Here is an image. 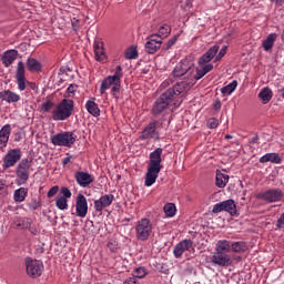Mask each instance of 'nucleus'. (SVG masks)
Masks as SVG:
<instances>
[{
    "label": "nucleus",
    "mask_w": 284,
    "mask_h": 284,
    "mask_svg": "<svg viewBox=\"0 0 284 284\" xmlns=\"http://www.w3.org/2000/svg\"><path fill=\"white\" fill-rule=\"evenodd\" d=\"M160 172H161V169H154L152 166H148V170L145 173L144 185L146 187H152V184L156 183V179H159Z\"/></svg>",
    "instance_id": "4be33fe9"
},
{
    "label": "nucleus",
    "mask_w": 284,
    "mask_h": 284,
    "mask_svg": "<svg viewBox=\"0 0 284 284\" xmlns=\"http://www.w3.org/2000/svg\"><path fill=\"white\" fill-rule=\"evenodd\" d=\"M111 203H114V195L105 194L101 196L99 200L94 201V210L95 212H103L105 207H110Z\"/></svg>",
    "instance_id": "aec40b11"
},
{
    "label": "nucleus",
    "mask_w": 284,
    "mask_h": 284,
    "mask_svg": "<svg viewBox=\"0 0 284 284\" xmlns=\"http://www.w3.org/2000/svg\"><path fill=\"white\" fill-rule=\"evenodd\" d=\"M134 276L135 278H145V276H148V270L143 266H140L134 270Z\"/></svg>",
    "instance_id": "ea45409f"
},
{
    "label": "nucleus",
    "mask_w": 284,
    "mask_h": 284,
    "mask_svg": "<svg viewBox=\"0 0 284 284\" xmlns=\"http://www.w3.org/2000/svg\"><path fill=\"white\" fill-rule=\"evenodd\" d=\"M163 155V149L156 148L153 152L149 155V165L148 168H154L158 170H162L163 165H161L163 159L161 158Z\"/></svg>",
    "instance_id": "f3484780"
},
{
    "label": "nucleus",
    "mask_w": 284,
    "mask_h": 284,
    "mask_svg": "<svg viewBox=\"0 0 284 284\" xmlns=\"http://www.w3.org/2000/svg\"><path fill=\"white\" fill-rule=\"evenodd\" d=\"M260 163H274L278 165L283 163V158L278 153H266L260 158Z\"/></svg>",
    "instance_id": "cd10ccee"
},
{
    "label": "nucleus",
    "mask_w": 284,
    "mask_h": 284,
    "mask_svg": "<svg viewBox=\"0 0 284 284\" xmlns=\"http://www.w3.org/2000/svg\"><path fill=\"white\" fill-rule=\"evenodd\" d=\"M28 85L31 88V90H36L37 89V84L36 83L28 82Z\"/></svg>",
    "instance_id": "0e129e2a"
},
{
    "label": "nucleus",
    "mask_w": 284,
    "mask_h": 284,
    "mask_svg": "<svg viewBox=\"0 0 284 284\" xmlns=\"http://www.w3.org/2000/svg\"><path fill=\"white\" fill-rule=\"evenodd\" d=\"M14 225L18 230H28L32 225V221L28 217H16Z\"/></svg>",
    "instance_id": "473e14b6"
},
{
    "label": "nucleus",
    "mask_w": 284,
    "mask_h": 284,
    "mask_svg": "<svg viewBox=\"0 0 284 284\" xmlns=\"http://www.w3.org/2000/svg\"><path fill=\"white\" fill-rule=\"evenodd\" d=\"M19 161H21V149H11L3 158L2 168L4 170H9V168H14V165H17Z\"/></svg>",
    "instance_id": "f8f14e48"
},
{
    "label": "nucleus",
    "mask_w": 284,
    "mask_h": 284,
    "mask_svg": "<svg viewBox=\"0 0 284 284\" xmlns=\"http://www.w3.org/2000/svg\"><path fill=\"white\" fill-rule=\"evenodd\" d=\"M28 207L31 210H39V207H41V203H39V201H37V199H32L29 203H28Z\"/></svg>",
    "instance_id": "49530a36"
},
{
    "label": "nucleus",
    "mask_w": 284,
    "mask_h": 284,
    "mask_svg": "<svg viewBox=\"0 0 284 284\" xmlns=\"http://www.w3.org/2000/svg\"><path fill=\"white\" fill-rule=\"evenodd\" d=\"M221 106H222L221 100H215L213 102V110L219 111V110H221Z\"/></svg>",
    "instance_id": "6e6d98bb"
},
{
    "label": "nucleus",
    "mask_w": 284,
    "mask_h": 284,
    "mask_svg": "<svg viewBox=\"0 0 284 284\" xmlns=\"http://www.w3.org/2000/svg\"><path fill=\"white\" fill-rule=\"evenodd\" d=\"M77 88H79L77 84H70L65 92V99H70V97H74V92H77Z\"/></svg>",
    "instance_id": "37998d69"
},
{
    "label": "nucleus",
    "mask_w": 284,
    "mask_h": 284,
    "mask_svg": "<svg viewBox=\"0 0 284 284\" xmlns=\"http://www.w3.org/2000/svg\"><path fill=\"white\" fill-rule=\"evenodd\" d=\"M251 145H254V143H258V135H254L251 140H250Z\"/></svg>",
    "instance_id": "052dcab7"
},
{
    "label": "nucleus",
    "mask_w": 284,
    "mask_h": 284,
    "mask_svg": "<svg viewBox=\"0 0 284 284\" xmlns=\"http://www.w3.org/2000/svg\"><path fill=\"white\" fill-rule=\"evenodd\" d=\"M52 108H54V102L52 101H47V102H43L40 106V112H51L52 111Z\"/></svg>",
    "instance_id": "79ce46f5"
},
{
    "label": "nucleus",
    "mask_w": 284,
    "mask_h": 284,
    "mask_svg": "<svg viewBox=\"0 0 284 284\" xmlns=\"http://www.w3.org/2000/svg\"><path fill=\"white\" fill-rule=\"evenodd\" d=\"M247 250H250V247L245 241L230 243V252H233L234 254H245Z\"/></svg>",
    "instance_id": "a878e982"
},
{
    "label": "nucleus",
    "mask_w": 284,
    "mask_h": 284,
    "mask_svg": "<svg viewBox=\"0 0 284 284\" xmlns=\"http://www.w3.org/2000/svg\"><path fill=\"white\" fill-rule=\"evenodd\" d=\"M140 141H159V131H156V122H150L144 130L142 131L141 135L139 136Z\"/></svg>",
    "instance_id": "2eb2a0df"
},
{
    "label": "nucleus",
    "mask_w": 284,
    "mask_h": 284,
    "mask_svg": "<svg viewBox=\"0 0 284 284\" xmlns=\"http://www.w3.org/2000/svg\"><path fill=\"white\" fill-rule=\"evenodd\" d=\"M257 199L266 201V203H280V201H283L284 199V193L281 189H270L260 193Z\"/></svg>",
    "instance_id": "9d476101"
},
{
    "label": "nucleus",
    "mask_w": 284,
    "mask_h": 284,
    "mask_svg": "<svg viewBox=\"0 0 284 284\" xmlns=\"http://www.w3.org/2000/svg\"><path fill=\"white\" fill-rule=\"evenodd\" d=\"M273 93L270 90V88H264L258 93V99H261L262 103L267 104L270 101H272Z\"/></svg>",
    "instance_id": "f704fd0d"
},
{
    "label": "nucleus",
    "mask_w": 284,
    "mask_h": 284,
    "mask_svg": "<svg viewBox=\"0 0 284 284\" xmlns=\"http://www.w3.org/2000/svg\"><path fill=\"white\" fill-rule=\"evenodd\" d=\"M181 37V34H175L173 38H171L164 45H163V50H170V48H172V45L176 44V41H179V38Z\"/></svg>",
    "instance_id": "a19ab883"
},
{
    "label": "nucleus",
    "mask_w": 284,
    "mask_h": 284,
    "mask_svg": "<svg viewBox=\"0 0 284 284\" xmlns=\"http://www.w3.org/2000/svg\"><path fill=\"white\" fill-rule=\"evenodd\" d=\"M205 72L202 70V68H197L196 69V73L194 74V79L195 81H201V79H203V77H205Z\"/></svg>",
    "instance_id": "09e8293b"
},
{
    "label": "nucleus",
    "mask_w": 284,
    "mask_h": 284,
    "mask_svg": "<svg viewBox=\"0 0 284 284\" xmlns=\"http://www.w3.org/2000/svg\"><path fill=\"white\" fill-rule=\"evenodd\" d=\"M52 145L59 148H72L73 143H77V134L70 131H63L51 136Z\"/></svg>",
    "instance_id": "0eeeda50"
},
{
    "label": "nucleus",
    "mask_w": 284,
    "mask_h": 284,
    "mask_svg": "<svg viewBox=\"0 0 284 284\" xmlns=\"http://www.w3.org/2000/svg\"><path fill=\"white\" fill-rule=\"evenodd\" d=\"M55 206L58 210H67L68 209V200L65 197L58 196L55 199Z\"/></svg>",
    "instance_id": "58836bf2"
},
{
    "label": "nucleus",
    "mask_w": 284,
    "mask_h": 284,
    "mask_svg": "<svg viewBox=\"0 0 284 284\" xmlns=\"http://www.w3.org/2000/svg\"><path fill=\"white\" fill-rule=\"evenodd\" d=\"M87 112L92 116H101V109H99V104L97 102L89 100L85 103Z\"/></svg>",
    "instance_id": "7c9ffc66"
},
{
    "label": "nucleus",
    "mask_w": 284,
    "mask_h": 284,
    "mask_svg": "<svg viewBox=\"0 0 284 284\" xmlns=\"http://www.w3.org/2000/svg\"><path fill=\"white\" fill-rule=\"evenodd\" d=\"M12 132V126L10 124H6L0 130V150L7 148L8 141H10V134Z\"/></svg>",
    "instance_id": "b1692460"
},
{
    "label": "nucleus",
    "mask_w": 284,
    "mask_h": 284,
    "mask_svg": "<svg viewBox=\"0 0 284 284\" xmlns=\"http://www.w3.org/2000/svg\"><path fill=\"white\" fill-rule=\"evenodd\" d=\"M136 283V277H129L123 282V284H134Z\"/></svg>",
    "instance_id": "bf43d9fd"
},
{
    "label": "nucleus",
    "mask_w": 284,
    "mask_h": 284,
    "mask_svg": "<svg viewBox=\"0 0 284 284\" xmlns=\"http://www.w3.org/2000/svg\"><path fill=\"white\" fill-rule=\"evenodd\" d=\"M74 179L80 187H88L90 184L94 183L92 174L83 171L75 172Z\"/></svg>",
    "instance_id": "6ab92c4d"
},
{
    "label": "nucleus",
    "mask_w": 284,
    "mask_h": 284,
    "mask_svg": "<svg viewBox=\"0 0 284 284\" xmlns=\"http://www.w3.org/2000/svg\"><path fill=\"white\" fill-rule=\"evenodd\" d=\"M225 139H226V140H230V139H232V135L226 134V135H225Z\"/></svg>",
    "instance_id": "338daca9"
},
{
    "label": "nucleus",
    "mask_w": 284,
    "mask_h": 284,
    "mask_svg": "<svg viewBox=\"0 0 284 284\" xmlns=\"http://www.w3.org/2000/svg\"><path fill=\"white\" fill-rule=\"evenodd\" d=\"M278 38V34L271 33L266 37V39L262 43V48L265 50V52H270L272 48H274V43L276 42V39Z\"/></svg>",
    "instance_id": "c756f323"
},
{
    "label": "nucleus",
    "mask_w": 284,
    "mask_h": 284,
    "mask_svg": "<svg viewBox=\"0 0 284 284\" xmlns=\"http://www.w3.org/2000/svg\"><path fill=\"white\" fill-rule=\"evenodd\" d=\"M74 112V100L62 99L51 112V119L53 121H68Z\"/></svg>",
    "instance_id": "20e7f679"
},
{
    "label": "nucleus",
    "mask_w": 284,
    "mask_h": 284,
    "mask_svg": "<svg viewBox=\"0 0 284 284\" xmlns=\"http://www.w3.org/2000/svg\"><path fill=\"white\" fill-rule=\"evenodd\" d=\"M190 88H192V82L181 81L173 85V88L168 89L153 103L152 113L155 116H159V114H162V112H165V110H168V106L173 101L174 108H181V104L183 103L181 95L183 94V92H187Z\"/></svg>",
    "instance_id": "f257e3e1"
},
{
    "label": "nucleus",
    "mask_w": 284,
    "mask_h": 284,
    "mask_svg": "<svg viewBox=\"0 0 284 284\" xmlns=\"http://www.w3.org/2000/svg\"><path fill=\"white\" fill-rule=\"evenodd\" d=\"M30 168H32V161L29 159H22L16 168L17 185H26L28 179H30Z\"/></svg>",
    "instance_id": "423d86ee"
},
{
    "label": "nucleus",
    "mask_w": 284,
    "mask_h": 284,
    "mask_svg": "<svg viewBox=\"0 0 284 284\" xmlns=\"http://www.w3.org/2000/svg\"><path fill=\"white\" fill-rule=\"evenodd\" d=\"M152 230H154L152 221L148 217L141 219L135 225V239L138 241H148L152 236Z\"/></svg>",
    "instance_id": "39448f33"
},
{
    "label": "nucleus",
    "mask_w": 284,
    "mask_h": 284,
    "mask_svg": "<svg viewBox=\"0 0 284 284\" xmlns=\"http://www.w3.org/2000/svg\"><path fill=\"white\" fill-rule=\"evenodd\" d=\"M27 70H29V72H41V62L34 58H29L27 60Z\"/></svg>",
    "instance_id": "72a5a7b5"
},
{
    "label": "nucleus",
    "mask_w": 284,
    "mask_h": 284,
    "mask_svg": "<svg viewBox=\"0 0 284 284\" xmlns=\"http://www.w3.org/2000/svg\"><path fill=\"white\" fill-rule=\"evenodd\" d=\"M108 247L110 252H116L119 244L116 243V241H111L108 243Z\"/></svg>",
    "instance_id": "864d4df0"
},
{
    "label": "nucleus",
    "mask_w": 284,
    "mask_h": 284,
    "mask_svg": "<svg viewBox=\"0 0 284 284\" xmlns=\"http://www.w3.org/2000/svg\"><path fill=\"white\" fill-rule=\"evenodd\" d=\"M225 54H227V45H224V47L220 50L219 54L215 57V61H221V59H222L223 57H225Z\"/></svg>",
    "instance_id": "3c124183"
},
{
    "label": "nucleus",
    "mask_w": 284,
    "mask_h": 284,
    "mask_svg": "<svg viewBox=\"0 0 284 284\" xmlns=\"http://www.w3.org/2000/svg\"><path fill=\"white\" fill-rule=\"evenodd\" d=\"M70 161H72V155H69V153L67 154V158H64L62 160V165L65 166L68 165V163H70Z\"/></svg>",
    "instance_id": "4d7b16f0"
},
{
    "label": "nucleus",
    "mask_w": 284,
    "mask_h": 284,
    "mask_svg": "<svg viewBox=\"0 0 284 284\" xmlns=\"http://www.w3.org/2000/svg\"><path fill=\"white\" fill-rule=\"evenodd\" d=\"M121 79H123V68L118 65L113 75H108L101 83L100 94H105L111 88V94L114 99H119L121 92Z\"/></svg>",
    "instance_id": "7ed1b4c3"
},
{
    "label": "nucleus",
    "mask_w": 284,
    "mask_h": 284,
    "mask_svg": "<svg viewBox=\"0 0 284 284\" xmlns=\"http://www.w3.org/2000/svg\"><path fill=\"white\" fill-rule=\"evenodd\" d=\"M207 128L210 130H216L219 128V119L216 118H210L206 123Z\"/></svg>",
    "instance_id": "c03bdc74"
},
{
    "label": "nucleus",
    "mask_w": 284,
    "mask_h": 284,
    "mask_svg": "<svg viewBox=\"0 0 284 284\" xmlns=\"http://www.w3.org/2000/svg\"><path fill=\"white\" fill-rule=\"evenodd\" d=\"M193 245L194 242H192V240H183L178 243L173 248L175 258H181L184 252H190V250H192Z\"/></svg>",
    "instance_id": "a211bd4d"
},
{
    "label": "nucleus",
    "mask_w": 284,
    "mask_h": 284,
    "mask_svg": "<svg viewBox=\"0 0 284 284\" xmlns=\"http://www.w3.org/2000/svg\"><path fill=\"white\" fill-rule=\"evenodd\" d=\"M16 81H17L19 92L26 91V89L28 88L29 81L26 80V64H23V61L18 62Z\"/></svg>",
    "instance_id": "4468645a"
},
{
    "label": "nucleus",
    "mask_w": 284,
    "mask_h": 284,
    "mask_svg": "<svg viewBox=\"0 0 284 284\" xmlns=\"http://www.w3.org/2000/svg\"><path fill=\"white\" fill-rule=\"evenodd\" d=\"M139 57V51L135 48H131L125 52V59H136Z\"/></svg>",
    "instance_id": "a18cd8bd"
},
{
    "label": "nucleus",
    "mask_w": 284,
    "mask_h": 284,
    "mask_svg": "<svg viewBox=\"0 0 284 284\" xmlns=\"http://www.w3.org/2000/svg\"><path fill=\"white\" fill-rule=\"evenodd\" d=\"M75 214L80 219L88 216V199L81 193H79L75 199Z\"/></svg>",
    "instance_id": "dca6fc26"
},
{
    "label": "nucleus",
    "mask_w": 284,
    "mask_h": 284,
    "mask_svg": "<svg viewBox=\"0 0 284 284\" xmlns=\"http://www.w3.org/2000/svg\"><path fill=\"white\" fill-rule=\"evenodd\" d=\"M230 183V175L222 173L221 171H216L215 175V185L216 187L223 189L225 185Z\"/></svg>",
    "instance_id": "c85d7f7f"
},
{
    "label": "nucleus",
    "mask_w": 284,
    "mask_h": 284,
    "mask_svg": "<svg viewBox=\"0 0 284 284\" xmlns=\"http://www.w3.org/2000/svg\"><path fill=\"white\" fill-rule=\"evenodd\" d=\"M276 227L282 230L284 227V213L281 215V217L276 222Z\"/></svg>",
    "instance_id": "5fc2aeb1"
},
{
    "label": "nucleus",
    "mask_w": 284,
    "mask_h": 284,
    "mask_svg": "<svg viewBox=\"0 0 284 284\" xmlns=\"http://www.w3.org/2000/svg\"><path fill=\"white\" fill-rule=\"evenodd\" d=\"M165 216L172 219V216L176 215V205L174 203H166L163 207Z\"/></svg>",
    "instance_id": "c9c22d12"
},
{
    "label": "nucleus",
    "mask_w": 284,
    "mask_h": 284,
    "mask_svg": "<svg viewBox=\"0 0 284 284\" xmlns=\"http://www.w3.org/2000/svg\"><path fill=\"white\" fill-rule=\"evenodd\" d=\"M41 252H43V248H41Z\"/></svg>",
    "instance_id": "774afa93"
},
{
    "label": "nucleus",
    "mask_w": 284,
    "mask_h": 284,
    "mask_svg": "<svg viewBox=\"0 0 284 284\" xmlns=\"http://www.w3.org/2000/svg\"><path fill=\"white\" fill-rule=\"evenodd\" d=\"M270 1H271V3H277V4L283 3V0H270Z\"/></svg>",
    "instance_id": "69168bd1"
},
{
    "label": "nucleus",
    "mask_w": 284,
    "mask_h": 284,
    "mask_svg": "<svg viewBox=\"0 0 284 284\" xmlns=\"http://www.w3.org/2000/svg\"><path fill=\"white\" fill-rule=\"evenodd\" d=\"M27 274L31 278H39L43 274V262L39 260L26 258Z\"/></svg>",
    "instance_id": "6e6552de"
},
{
    "label": "nucleus",
    "mask_w": 284,
    "mask_h": 284,
    "mask_svg": "<svg viewBox=\"0 0 284 284\" xmlns=\"http://www.w3.org/2000/svg\"><path fill=\"white\" fill-rule=\"evenodd\" d=\"M200 68L207 74V72H212L214 70V64L212 63H205V64H200Z\"/></svg>",
    "instance_id": "603ef678"
},
{
    "label": "nucleus",
    "mask_w": 284,
    "mask_h": 284,
    "mask_svg": "<svg viewBox=\"0 0 284 284\" xmlns=\"http://www.w3.org/2000/svg\"><path fill=\"white\" fill-rule=\"evenodd\" d=\"M60 192L62 194V199L68 200V199L72 197V192L70 191V189H68L65 186H63Z\"/></svg>",
    "instance_id": "de8ad7c7"
},
{
    "label": "nucleus",
    "mask_w": 284,
    "mask_h": 284,
    "mask_svg": "<svg viewBox=\"0 0 284 284\" xmlns=\"http://www.w3.org/2000/svg\"><path fill=\"white\" fill-rule=\"evenodd\" d=\"M67 72H71L70 67H61L59 70V74H65Z\"/></svg>",
    "instance_id": "13d9d810"
},
{
    "label": "nucleus",
    "mask_w": 284,
    "mask_h": 284,
    "mask_svg": "<svg viewBox=\"0 0 284 284\" xmlns=\"http://www.w3.org/2000/svg\"><path fill=\"white\" fill-rule=\"evenodd\" d=\"M27 197H28V189L26 187L17 189L13 193V201L16 203H23V201H26Z\"/></svg>",
    "instance_id": "2f4dec72"
},
{
    "label": "nucleus",
    "mask_w": 284,
    "mask_h": 284,
    "mask_svg": "<svg viewBox=\"0 0 284 284\" xmlns=\"http://www.w3.org/2000/svg\"><path fill=\"white\" fill-rule=\"evenodd\" d=\"M213 214H220V212H229L231 216H236L239 213L236 211V202L234 200H225L223 202L216 203L212 210Z\"/></svg>",
    "instance_id": "9b49d317"
},
{
    "label": "nucleus",
    "mask_w": 284,
    "mask_h": 284,
    "mask_svg": "<svg viewBox=\"0 0 284 284\" xmlns=\"http://www.w3.org/2000/svg\"><path fill=\"white\" fill-rule=\"evenodd\" d=\"M230 252V241L220 240L215 244V251L211 256V263L214 267H230L232 265V256Z\"/></svg>",
    "instance_id": "f03ea898"
},
{
    "label": "nucleus",
    "mask_w": 284,
    "mask_h": 284,
    "mask_svg": "<svg viewBox=\"0 0 284 284\" xmlns=\"http://www.w3.org/2000/svg\"><path fill=\"white\" fill-rule=\"evenodd\" d=\"M219 53V45L211 47L200 59H199V65H205V63H210L212 59L216 57Z\"/></svg>",
    "instance_id": "5701e85b"
},
{
    "label": "nucleus",
    "mask_w": 284,
    "mask_h": 284,
    "mask_svg": "<svg viewBox=\"0 0 284 284\" xmlns=\"http://www.w3.org/2000/svg\"><path fill=\"white\" fill-rule=\"evenodd\" d=\"M239 85V82L236 80H234L233 82L229 83L226 87H223L221 89V92L223 94H232V92H234V90H236Z\"/></svg>",
    "instance_id": "4c0bfd02"
},
{
    "label": "nucleus",
    "mask_w": 284,
    "mask_h": 284,
    "mask_svg": "<svg viewBox=\"0 0 284 284\" xmlns=\"http://www.w3.org/2000/svg\"><path fill=\"white\" fill-rule=\"evenodd\" d=\"M162 45L163 41L161 40V37H159V34H151L146 38L144 50L148 54H155V52L161 50Z\"/></svg>",
    "instance_id": "ddd939ff"
},
{
    "label": "nucleus",
    "mask_w": 284,
    "mask_h": 284,
    "mask_svg": "<svg viewBox=\"0 0 284 284\" xmlns=\"http://www.w3.org/2000/svg\"><path fill=\"white\" fill-rule=\"evenodd\" d=\"M93 50L97 61L100 63H105V61H108V55L105 54V49L103 48V41L95 40L93 43Z\"/></svg>",
    "instance_id": "412c9836"
},
{
    "label": "nucleus",
    "mask_w": 284,
    "mask_h": 284,
    "mask_svg": "<svg viewBox=\"0 0 284 284\" xmlns=\"http://www.w3.org/2000/svg\"><path fill=\"white\" fill-rule=\"evenodd\" d=\"M194 72V62L187 59L181 60L180 63H178L173 70V77L175 79H179L181 77H190Z\"/></svg>",
    "instance_id": "1a4fd4ad"
},
{
    "label": "nucleus",
    "mask_w": 284,
    "mask_h": 284,
    "mask_svg": "<svg viewBox=\"0 0 284 284\" xmlns=\"http://www.w3.org/2000/svg\"><path fill=\"white\" fill-rule=\"evenodd\" d=\"M171 32H172V27H170L169 24H163L159 29L158 37H160L161 41H163L164 39H168V37H170Z\"/></svg>",
    "instance_id": "e433bc0d"
},
{
    "label": "nucleus",
    "mask_w": 284,
    "mask_h": 284,
    "mask_svg": "<svg viewBox=\"0 0 284 284\" xmlns=\"http://www.w3.org/2000/svg\"><path fill=\"white\" fill-rule=\"evenodd\" d=\"M58 192H59V186H58V185L52 186V187L48 191V193H47L48 199H52V196H57Z\"/></svg>",
    "instance_id": "8fccbe9b"
},
{
    "label": "nucleus",
    "mask_w": 284,
    "mask_h": 284,
    "mask_svg": "<svg viewBox=\"0 0 284 284\" xmlns=\"http://www.w3.org/2000/svg\"><path fill=\"white\" fill-rule=\"evenodd\" d=\"M0 99L6 101V103H19V101H21V95L10 90H4L0 92Z\"/></svg>",
    "instance_id": "393cba45"
},
{
    "label": "nucleus",
    "mask_w": 284,
    "mask_h": 284,
    "mask_svg": "<svg viewBox=\"0 0 284 284\" xmlns=\"http://www.w3.org/2000/svg\"><path fill=\"white\" fill-rule=\"evenodd\" d=\"M4 189H6V183H3V181L0 180V194L1 192H3Z\"/></svg>",
    "instance_id": "e2e57ef3"
},
{
    "label": "nucleus",
    "mask_w": 284,
    "mask_h": 284,
    "mask_svg": "<svg viewBox=\"0 0 284 284\" xmlns=\"http://www.w3.org/2000/svg\"><path fill=\"white\" fill-rule=\"evenodd\" d=\"M170 83H172L171 80H165V81L162 83V88H168V85H170Z\"/></svg>",
    "instance_id": "680f3d73"
},
{
    "label": "nucleus",
    "mask_w": 284,
    "mask_h": 284,
    "mask_svg": "<svg viewBox=\"0 0 284 284\" xmlns=\"http://www.w3.org/2000/svg\"><path fill=\"white\" fill-rule=\"evenodd\" d=\"M19 55V51L17 50H8L2 54V63L6 68H10L11 63L17 61V57Z\"/></svg>",
    "instance_id": "bb28decb"
}]
</instances>
